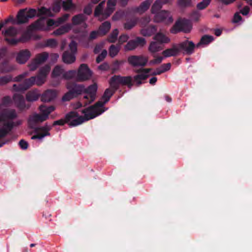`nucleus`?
Segmentation results:
<instances>
[{"instance_id":"obj_1","label":"nucleus","mask_w":252,"mask_h":252,"mask_svg":"<svg viewBox=\"0 0 252 252\" xmlns=\"http://www.w3.org/2000/svg\"><path fill=\"white\" fill-rule=\"evenodd\" d=\"M50 70V66L45 65L42 67L39 70L36 76H32L31 78L25 79L24 81L18 85L14 84L13 89L16 92H24L29 89L31 87L36 84L38 86L42 85L45 81L47 75Z\"/></svg>"},{"instance_id":"obj_2","label":"nucleus","mask_w":252,"mask_h":252,"mask_svg":"<svg viewBox=\"0 0 252 252\" xmlns=\"http://www.w3.org/2000/svg\"><path fill=\"white\" fill-rule=\"evenodd\" d=\"M107 102H105V100H99L94 105L82 110V113L84 114V116H79L76 119L72 120L69 123V126H77L85 121L93 119L101 114L104 110L101 109L100 108L103 107Z\"/></svg>"},{"instance_id":"obj_3","label":"nucleus","mask_w":252,"mask_h":252,"mask_svg":"<svg viewBox=\"0 0 252 252\" xmlns=\"http://www.w3.org/2000/svg\"><path fill=\"white\" fill-rule=\"evenodd\" d=\"M66 88L68 91L63 96L62 100L63 101H69L76 98L83 94L84 92L88 91L94 92L95 89L94 85H90L87 88H85L83 84H77L72 81L67 82L66 84Z\"/></svg>"},{"instance_id":"obj_4","label":"nucleus","mask_w":252,"mask_h":252,"mask_svg":"<svg viewBox=\"0 0 252 252\" xmlns=\"http://www.w3.org/2000/svg\"><path fill=\"white\" fill-rule=\"evenodd\" d=\"M37 14L36 9L31 8L27 10V8L19 10L16 16V20L12 16H10L5 20L4 24L11 22L12 24H22L28 23L30 19L34 17Z\"/></svg>"},{"instance_id":"obj_5","label":"nucleus","mask_w":252,"mask_h":252,"mask_svg":"<svg viewBox=\"0 0 252 252\" xmlns=\"http://www.w3.org/2000/svg\"><path fill=\"white\" fill-rule=\"evenodd\" d=\"M109 84L115 90H118L120 85L126 86L130 89L134 85V83L131 76H122L115 75L110 79Z\"/></svg>"},{"instance_id":"obj_6","label":"nucleus","mask_w":252,"mask_h":252,"mask_svg":"<svg viewBox=\"0 0 252 252\" xmlns=\"http://www.w3.org/2000/svg\"><path fill=\"white\" fill-rule=\"evenodd\" d=\"M5 40L11 45H16L18 43L23 41L22 37H18L20 34V30L17 28L10 26L2 31Z\"/></svg>"},{"instance_id":"obj_7","label":"nucleus","mask_w":252,"mask_h":252,"mask_svg":"<svg viewBox=\"0 0 252 252\" xmlns=\"http://www.w3.org/2000/svg\"><path fill=\"white\" fill-rule=\"evenodd\" d=\"M191 29L189 20L184 19L177 21L171 28L170 32L171 33L176 34L180 32H189Z\"/></svg>"},{"instance_id":"obj_8","label":"nucleus","mask_w":252,"mask_h":252,"mask_svg":"<svg viewBox=\"0 0 252 252\" xmlns=\"http://www.w3.org/2000/svg\"><path fill=\"white\" fill-rule=\"evenodd\" d=\"M92 72L87 64H81L77 72L76 79L78 82H83L90 79Z\"/></svg>"},{"instance_id":"obj_9","label":"nucleus","mask_w":252,"mask_h":252,"mask_svg":"<svg viewBox=\"0 0 252 252\" xmlns=\"http://www.w3.org/2000/svg\"><path fill=\"white\" fill-rule=\"evenodd\" d=\"M22 120H18L16 122H4L2 126L0 127V140L4 138L13 129L14 127L20 126L22 124Z\"/></svg>"},{"instance_id":"obj_10","label":"nucleus","mask_w":252,"mask_h":252,"mask_svg":"<svg viewBox=\"0 0 252 252\" xmlns=\"http://www.w3.org/2000/svg\"><path fill=\"white\" fill-rule=\"evenodd\" d=\"M179 52H182L184 54L190 55L194 53L196 45L192 41L185 40L177 44Z\"/></svg>"},{"instance_id":"obj_11","label":"nucleus","mask_w":252,"mask_h":252,"mask_svg":"<svg viewBox=\"0 0 252 252\" xmlns=\"http://www.w3.org/2000/svg\"><path fill=\"white\" fill-rule=\"evenodd\" d=\"M148 61V58L143 55H132L129 56L127 58L128 63L134 67H144L147 64Z\"/></svg>"},{"instance_id":"obj_12","label":"nucleus","mask_w":252,"mask_h":252,"mask_svg":"<svg viewBox=\"0 0 252 252\" xmlns=\"http://www.w3.org/2000/svg\"><path fill=\"white\" fill-rule=\"evenodd\" d=\"M49 57V54L46 52L38 54L35 58L32 60L29 66L31 70H35L39 65L45 63Z\"/></svg>"},{"instance_id":"obj_13","label":"nucleus","mask_w":252,"mask_h":252,"mask_svg":"<svg viewBox=\"0 0 252 252\" xmlns=\"http://www.w3.org/2000/svg\"><path fill=\"white\" fill-rule=\"evenodd\" d=\"M152 69V68H141L135 71L136 73L138 74L133 77L134 82L137 86H139L142 84V80H145L148 78L149 76L148 74Z\"/></svg>"},{"instance_id":"obj_14","label":"nucleus","mask_w":252,"mask_h":252,"mask_svg":"<svg viewBox=\"0 0 252 252\" xmlns=\"http://www.w3.org/2000/svg\"><path fill=\"white\" fill-rule=\"evenodd\" d=\"M46 120V116H44L42 113L41 114L35 113L30 116L28 120V126L30 128L34 129L35 132V128L37 127L36 126L37 124L39 123L43 122Z\"/></svg>"},{"instance_id":"obj_15","label":"nucleus","mask_w":252,"mask_h":252,"mask_svg":"<svg viewBox=\"0 0 252 252\" xmlns=\"http://www.w3.org/2000/svg\"><path fill=\"white\" fill-rule=\"evenodd\" d=\"M79 114L77 112L71 111L65 115L64 119H60L55 121L53 123V126H63L65 123H67L69 125V123L73 120H75L79 117Z\"/></svg>"},{"instance_id":"obj_16","label":"nucleus","mask_w":252,"mask_h":252,"mask_svg":"<svg viewBox=\"0 0 252 252\" xmlns=\"http://www.w3.org/2000/svg\"><path fill=\"white\" fill-rule=\"evenodd\" d=\"M156 13L154 19L155 22L171 23L173 21L172 18L170 16V13L168 11L162 10L159 12H157Z\"/></svg>"},{"instance_id":"obj_17","label":"nucleus","mask_w":252,"mask_h":252,"mask_svg":"<svg viewBox=\"0 0 252 252\" xmlns=\"http://www.w3.org/2000/svg\"><path fill=\"white\" fill-rule=\"evenodd\" d=\"M146 44V40L143 37H137L134 40L129 41L125 46V49L131 51L135 49L138 46H143Z\"/></svg>"},{"instance_id":"obj_18","label":"nucleus","mask_w":252,"mask_h":252,"mask_svg":"<svg viewBox=\"0 0 252 252\" xmlns=\"http://www.w3.org/2000/svg\"><path fill=\"white\" fill-rule=\"evenodd\" d=\"M17 117V113L14 109L5 110L0 115V122L12 121Z\"/></svg>"},{"instance_id":"obj_19","label":"nucleus","mask_w":252,"mask_h":252,"mask_svg":"<svg viewBox=\"0 0 252 252\" xmlns=\"http://www.w3.org/2000/svg\"><path fill=\"white\" fill-rule=\"evenodd\" d=\"M92 85H94L95 87V91L94 92L88 91L87 92H84L83 93L85 94L82 99L84 106L92 103L95 99L97 86L96 83H94Z\"/></svg>"},{"instance_id":"obj_20","label":"nucleus","mask_w":252,"mask_h":252,"mask_svg":"<svg viewBox=\"0 0 252 252\" xmlns=\"http://www.w3.org/2000/svg\"><path fill=\"white\" fill-rule=\"evenodd\" d=\"M13 99L17 107L20 110H23L29 108L30 106L26 105L24 97L22 95L15 94L13 96Z\"/></svg>"},{"instance_id":"obj_21","label":"nucleus","mask_w":252,"mask_h":252,"mask_svg":"<svg viewBox=\"0 0 252 252\" xmlns=\"http://www.w3.org/2000/svg\"><path fill=\"white\" fill-rule=\"evenodd\" d=\"M31 53L27 49L20 50L16 56V61L20 64L25 63L30 58Z\"/></svg>"},{"instance_id":"obj_22","label":"nucleus","mask_w":252,"mask_h":252,"mask_svg":"<svg viewBox=\"0 0 252 252\" xmlns=\"http://www.w3.org/2000/svg\"><path fill=\"white\" fill-rule=\"evenodd\" d=\"M87 17L84 14H78L74 15L72 18V24L73 25H78L83 24V27L84 29L87 27V25L85 23Z\"/></svg>"},{"instance_id":"obj_23","label":"nucleus","mask_w":252,"mask_h":252,"mask_svg":"<svg viewBox=\"0 0 252 252\" xmlns=\"http://www.w3.org/2000/svg\"><path fill=\"white\" fill-rule=\"evenodd\" d=\"M57 95L56 90H48L42 94L41 99L43 102H50L54 100L56 97Z\"/></svg>"},{"instance_id":"obj_24","label":"nucleus","mask_w":252,"mask_h":252,"mask_svg":"<svg viewBox=\"0 0 252 252\" xmlns=\"http://www.w3.org/2000/svg\"><path fill=\"white\" fill-rule=\"evenodd\" d=\"M62 60L66 64H72L76 60L75 54L70 52L69 51H65L63 54Z\"/></svg>"},{"instance_id":"obj_25","label":"nucleus","mask_w":252,"mask_h":252,"mask_svg":"<svg viewBox=\"0 0 252 252\" xmlns=\"http://www.w3.org/2000/svg\"><path fill=\"white\" fill-rule=\"evenodd\" d=\"M179 53L177 44H173L172 48L164 50L162 54L165 58H167L172 56H176Z\"/></svg>"},{"instance_id":"obj_26","label":"nucleus","mask_w":252,"mask_h":252,"mask_svg":"<svg viewBox=\"0 0 252 252\" xmlns=\"http://www.w3.org/2000/svg\"><path fill=\"white\" fill-rule=\"evenodd\" d=\"M171 1V0H157L152 6V13H156L161 8L162 5L169 3Z\"/></svg>"},{"instance_id":"obj_27","label":"nucleus","mask_w":252,"mask_h":252,"mask_svg":"<svg viewBox=\"0 0 252 252\" xmlns=\"http://www.w3.org/2000/svg\"><path fill=\"white\" fill-rule=\"evenodd\" d=\"M152 2V0H146L142 2L139 6L136 7L134 9V12L140 13H144L149 9Z\"/></svg>"},{"instance_id":"obj_28","label":"nucleus","mask_w":252,"mask_h":252,"mask_svg":"<svg viewBox=\"0 0 252 252\" xmlns=\"http://www.w3.org/2000/svg\"><path fill=\"white\" fill-rule=\"evenodd\" d=\"M157 42L162 45L164 43H168L170 42V38L161 32L157 33L153 37Z\"/></svg>"},{"instance_id":"obj_29","label":"nucleus","mask_w":252,"mask_h":252,"mask_svg":"<svg viewBox=\"0 0 252 252\" xmlns=\"http://www.w3.org/2000/svg\"><path fill=\"white\" fill-rule=\"evenodd\" d=\"M157 31L156 26L150 25L141 30V33L145 36H150Z\"/></svg>"},{"instance_id":"obj_30","label":"nucleus","mask_w":252,"mask_h":252,"mask_svg":"<svg viewBox=\"0 0 252 252\" xmlns=\"http://www.w3.org/2000/svg\"><path fill=\"white\" fill-rule=\"evenodd\" d=\"M111 28V24L109 21L103 22L99 27L98 31L100 36L106 35Z\"/></svg>"},{"instance_id":"obj_31","label":"nucleus","mask_w":252,"mask_h":252,"mask_svg":"<svg viewBox=\"0 0 252 252\" xmlns=\"http://www.w3.org/2000/svg\"><path fill=\"white\" fill-rule=\"evenodd\" d=\"M31 27L33 30H43L45 28V18H40L33 23Z\"/></svg>"},{"instance_id":"obj_32","label":"nucleus","mask_w":252,"mask_h":252,"mask_svg":"<svg viewBox=\"0 0 252 252\" xmlns=\"http://www.w3.org/2000/svg\"><path fill=\"white\" fill-rule=\"evenodd\" d=\"M72 28V26L70 24L65 25L55 30L53 33L55 35H60L68 32Z\"/></svg>"},{"instance_id":"obj_33","label":"nucleus","mask_w":252,"mask_h":252,"mask_svg":"<svg viewBox=\"0 0 252 252\" xmlns=\"http://www.w3.org/2000/svg\"><path fill=\"white\" fill-rule=\"evenodd\" d=\"M39 95L37 90L30 91L26 94V99L28 101H35L38 99Z\"/></svg>"},{"instance_id":"obj_34","label":"nucleus","mask_w":252,"mask_h":252,"mask_svg":"<svg viewBox=\"0 0 252 252\" xmlns=\"http://www.w3.org/2000/svg\"><path fill=\"white\" fill-rule=\"evenodd\" d=\"M116 91L117 90H115L113 88H111V87H110V88L106 89L101 97V100H105V102H108Z\"/></svg>"},{"instance_id":"obj_35","label":"nucleus","mask_w":252,"mask_h":252,"mask_svg":"<svg viewBox=\"0 0 252 252\" xmlns=\"http://www.w3.org/2000/svg\"><path fill=\"white\" fill-rule=\"evenodd\" d=\"M163 49L162 45L156 41H152L149 47V50L151 53H156Z\"/></svg>"},{"instance_id":"obj_36","label":"nucleus","mask_w":252,"mask_h":252,"mask_svg":"<svg viewBox=\"0 0 252 252\" xmlns=\"http://www.w3.org/2000/svg\"><path fill=\"white\" fill-rule=\"evenodd\" d=\"M39 109L41 112L44 114V115L46 116L47 119H48L49 115L55 110V107L52 105L48 107L41 106H40Z\"/></svg>"},{"instance_id":"obj_37","label":"nucleus","mask_w":252,"mask_h":252,"mask_svg":"<svg viewBox=\"0 0 252 252\" xmlns=\"http://www.w3.org/2000/svg\"><path fill=\"white\" fill-rule=\"evenodd\" d=\"M213 40L214 38L212 36L205 35L201 37L199 42L196 44V47H199L202 44H208Z\"/></svg>"},{"instance_id":"obj_38","label":"nucleus","mask_w":252,"mask_h":252,"mask_svg":"<svg viewBox=\"0 0 252 252\" xmlns=\"http://www.w3.org/2000/svg\"><path fill=\"white\" fill-rule=\"evenodd\" d=\"M51 129V126H48L47 124L43 126L36 127L35 132L41 131L42 134H46V136H49L50 133L49 131Z\"/></svg>"},{"instance_id":"obj_39","label":"nucleus","mask_w":252,"mask_h":252,"mask_svg":"<svg viewBox=\"0 0 252 252\" xmlns=\"http://www.w3.org/2000/svg\"><path fill=\"white\" fill-rule=\"evenodd\" d=\"M38 13L37 14L38 16H40L41 15H45L48 17L53 16V14L51 11L50 9L46 8L45 7H42L38 9Z\"/></svg>"},{"instance_id":"obj_40","label":"nucleus","mask_w":252,"mask_h":252,"mask_svg":"<svg viewBox=\"0 0 252 252\" xmlns=\"http://www.w3.org/2000/svg\"><path fill=\"white\" fill-rule=\"evenodd\" d=\"M64 72V69L61 65H56L53 70L52 75L54 77L60 76L61 74H63Z\"/></svg>"},{"instance_id":"obj_41","label":"nucleus","mask_w":252,"mask_h":252,"mask_svg":"<svg viewBox=\"0 0 252 252\" xmlns=\"http://www.w3.org/2000/svg\"><path fill=\"white\" fill-rule=\"evenodd\" d=\"M120 49V48L119 45H111L109 49V56L112 58L115 57L119 53Z\"/></svg>"},{"instance_id":"obj_42","label":"nucleus","mask_w":252,"mask_h":252,"mask_svg":"<svg viewBox=\"0 0 252 252\" xmlns=\"http://www.w3.org/2000/svg\"><path fill=\"white\" fill-rule=\"evenodd\" d=\"M13 69V67L10 65L7 62H4L0 65V70L3 73L10 72Z\"/></svg>"},{"instance_id":"obj_43","label":"nucleus","mask_w":252,"mask_h":252,"mask_svg":"<svg viewBox=\"0 0 252 252\" xmlns=\"http://www.w3.org/2000/svg\"><path fill=\"white\" fill-rule=\"evenodd\" d=\"M77 71L75 70H70L66 72H64L63 74V78L66 80L70 79L76 77Z\"/></svg>"},{"instance_id":"obj_44","label":"nucleus","mask_w":252,"mask_h":252,"mask_svg":"<svg viewBox=\"0 0 252 252\" xmlns=\"http://www.w3.org/2000/svg\"><path fill=\"white\" fill-rule=\"evenodd\" d=\"M137 22V20L135 18L127 21L124 24V28L127 30H130L136 25Z\"/></svg>"},{"instance_id":"obj_45","label":"nucleus","mask_w":252,"mask_h":252,"mask_svg":"<svg viewBox=\"0 0 252 252\" xmlns=\"http://www.w3.org/2000/svg\"><path fill=\"white\" fill-rule=\"evenodd\" d=\"M104 1H101L95 7L94 12V15L95 17H98L102 13V9L104 5Z\"/></svg>"},{"instance_id":"obj_46","label":"nucleus","mask_w":252,"mask_h":252,"mask_svg":"<svg viewBox=\"0 0 252 252\" xmlns=\"http://www.w3.org/2000/svg\"><path fill=\"white\" fill-rule=\"evenodd\" d=\"M119 33V31L117 29H115L113 31L112 33L110 34L108 37V41L111 43H114L117 38Z\"/></svg>"},{"instance_id":"obj_47","label":"nucleus","mask_w":252,"mask_h":252,"mask_svg":"<svg viewBox=\"0 0 252 252\" xmlns=\"http://www.w3.org/2000/svg\"><path fill=\"white\" fill-rule=\"evenodd\" d=\"M12 80V77L10 75H5L0 77V85H4Z\"/></svg>"},{"instance_id":"obj_48","label":"nucleus","mask_w":252,"mask_h":252,"mask_svg":"<svg viewBox=\"0 0 252 252\" xmlns=\"http://www.w3.org/2000/svg\"><path fill=\"white\" fill-rule=\"evenodd\" d=\"M121 62L118 61H115L110 66V69L111 70L112 73H115L116 71L118 70L120 68V64Z\"/></svg>"},{"instance_id":"obj_49","label":"nucleus","mask_w":252,"mask_h":252,"mask_svg":"<svg viewBox=\"0 0 252 252\" xmlns=\"http://www.w3.org/2000/svg\"><path fill=\"white\" fill-rule=\"evenodd\" d=\"M107 52L106 50H103L100 54H99L96 59V62L97 63H99L101 61H102L106 56H107Z\"/></svg>"},{"instance_id":"obj_50","label":"nucleus","mask_w":252,"mask_h":252,"mask_svg":"<svg viewBox=\"0 0 252 252\" xmlns=\"http://www.w3.org/2000/svg\"><path fill=\"white\" fill-rule=\"evenodd\" d=\"M72 0H66L63 2V7L65 10H68L72 7Z\"/></svg>"},{"instance_id":"obj_51","label":"nucleus","mask_w":252,"mask_h":252,"mask_svg":"<svg viewBox=\"0 0 252 252\" xmlns=\"http://www.w3.org/2000/svg\"><path fill=\"white\" fill-rule=\"evenodd\" d=\"M61 7V0L55 2L52 6V10L55 12H58L60 11Z\"/></svg>"},{"instance_id":"obj_52","label":"nucleus","mask_w":252,"mask_h":252,"mask_svg":"<svg viewBox=\"0 0 252 252\" xmlns=\"http://www.w3.org/2000/svg\"><path fill=\"white\" fill-rule=\"evenodd\" d=\"M46 44L47 46L54 48L57 46V42L55 39L50 38L47 40Z\"/></svg>"},{"instance_id":"obj_53","label":"nucleus","mask_w":252,"mask_h":252,"mask_svg":"<svg viewBox=\"0 0 252 252\" xmlns=\"http://www.w3.org/2000/svg\"><path fill=\"white\" fill-rule=\"evenodd\" d=\"M92 8L93 5L92 4H88L84 8V13L88 15H90L92 13Z\"/></svg>"},{"instance_id":"obj_54","label":"nucleus","mask_w":252,"mask_h":252,"mask_svg":"<svg viewBox=\"0 0 252 252\" xmlns=\"http://www.w3.org/2000/svg\"><path fill=\"white\" fill-rule=\"evenodd\" d=\"M70 52L75 54L77 51V43L74 41H71L69 44Z\"/></svg>"},{"instance_id":"obj_55","label":"nucleus","mask_w":252,"mask_h":252,"mask_svg":"<svg viewBox=\"0 0 252 252\" xmlns=\"http://www.w3.org/2000/svg\"><path fill=\"white\" fill-rule=\"evenodd\" d=\"M179 5L184 7L189 6L191 4V0H178Z\"/></svg>"},{"instance_id":"obj_56","label":"nucleus","mask_w":252,"mask_h":252,"mask_svg":"<svg viewBox=\"0 0 252 252\" xmlns=\"http://www.w3.org/2000/svg\"><path fill=\"white\" fill-rule=\"evenodd\" d=\"M190 16L192 20L198 21L200 17V13L197 10H194L191 13Z\"/></svg>"},{"instance_id":"obj_57","label":"nucleus","mask_w":252,"mask_h":252,"mask_svg":"<svg viewBox=\"0 0 252 252\" xmlns=\"http://www.w3.org/2000/svg\"><path fill=\"white\" fill-rule=\"evenodd\" d=\"M98 36L99 35V32L98 30L97 31H94L91 32L90 34V36L89 37V40H93L94 39H96Z\"/></svg>"},{"instance_id":"obj_58","label":"nucleus","mask_w":252,"mask_h":252,"mask_svg":"<svg viewBox=\"0 0 252 252\" xmlns=\"http://www.w3.org/2000/svg\"><path fill=\"white\" fill-rule=\"evenodd\" d=\"M110 66L109 64L106 63H103L101 64L98 66V68L102 71H107L110 69Z\"/></svg>"},{"instance_id":"obj_59","label":"nucleus","mask_w":252,"mask_h":252,"mask_svg":"<svg viewBox=\"0 0 252 252\" xmlns=\"http://www.w3.org/2000/svg\"><path fill=\"white\" fill-rule=\"evenodd\" d=\"M242 19V16L240 15L239 12H236L233 16L232 22L234 23H238Z\"/></svg>"},{"instance_id":"obj_60","label":"nucleus","mask_w":252,"mask_h":252,"mask_svg":"<svg viewBox=\"0 0 252 252\" xmlns=\"http://www.w3.org/2000/svg\"><path fill=\"white\" fill-rule=\"evenodd\" d=\"M171 64L170 63H164L162 64L160 67L159 68L161 70L162 72H164L169 70L171 68Z\"/></svg>"},{"instance_id":"obj_61","label":"nucleus","mask_w":252,"mask_h":252,"mask_svg":"<svg viewBox=\"0 0 252 252\" xmlns=\"http://www.w3.org/2000/svg\"><path fill=\"white\" fill-rule=\"evenodd\" d=\"M19 145L23 150H26L29 146L28 143L24 139H22L19 141Z\"/></svg>"},{"instance_id":"obj_62","label":"nucleus","mask_w":252,"mask_h":252,"mask_svg":"<svg viewBox=\"0 0 252 252\" xmlns=\"http://www.w3.org/2000/svg\"><path fill=\"white\" fill-rule=\"evenodd\" d=\"M28 72H25L15 77V81L17 82L21 81L23 79L25 78L28 75Z\"/></svg>"},{"instance_id":"obj_63","label":"nucleus","mask_w":252,"mask_h":252,"mask_svg":"<svg viewBox=\"0 0 252 252\" xmlns=\"http://www.w3.org/2000/svg\"><path fill=\"white\" fill-rule=\"evenodd\" d=\"M128 39V36L126 34L121 35L119 38V43L120 44H122L123 43L127 41Z\"/></svg>"},{"instance_id":"obj_64","label":"nucleus","mask_w":252,"mask_h":252,"mask_svg":"<svg viewBox=\"0 0 252 252\" xmlns=\"http://www.w3.org/2000/svg\"><path fill=\"white\" fill-rule=\"evenodd\" d=\"M35 133L36 134L33 135L31 137L32 139H33V140L36 139H41L43 138V137H44L45 136H46V134H42L41 133H39V132H35Z\"/></svg>"}]
</instances>
